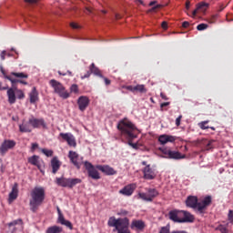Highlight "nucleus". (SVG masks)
Instances as JSON below:
<instances>
[{
	"label": "nucleus",
	"mask_w": 233,
	"mask_h": 233,
	"mask_svg": "<svg viewBox=\"0 0 233 233\" xmlns=\"http://www.w3.org/2000/svg\"><path fill=\"white\" fill-rule=\"evenodd\" d=\"M117 128L120 130L122 136H125L128 140L129 147L137 150V143H132V139L137 137V134L136 133L137 128L136 126L130 120L124 119L118 122Z\"/></svg>",
	"instance_id": "f257e3e1"
},
{
	"label": "nucleus",
	"mask_w": 233,
	"mask_h": 233,
	"mask_svg": "<svg viewBox=\"0 0 233 233\" xmlns=\"http://www.w3.org/2000/svg\"><path fill=\"white\" fill-rule=\"evenodd\" d=\"M45 187H35L31 191V198L29 200V207L32 212H36L37 208L43 205L45 201Z\"/></svg>",
	"instance_id": "f03ea898"
},
{
	"label": "nucleus",
	"mask_w": 233,
	"mask_h": 233,
	"mask_svg": "<svg viewBox=\"0 0 233 233\" xmlns=\"http://www.w3.org/2000/svg\"><path fill=\"white\" fill-rule=\"evenodd\" d=\"M168 218L174 223H194V215L190 212L179 209L169 211Z\"/></svg>",
	"instance_id": "7ed1b4c3"
},
{
	"label": "nucleus",
	"mask_w": 233,
	"mask_h": 233,
	"mask_svg": "<svg viewBox=\"0 0 233 233\" xmlns=\"http://www.w3.org/2000/svg\"><path fill=\"white\" fill-rule=\"evenodd\" d=\"M108 227H114L117 233H130V219L128 218H116V217H110L107 221Z\"/></svg>",
	"instance_id": "20e7f679"
},
{
	"label": "nucleus",
	"mask_w": 233,
	"mask_h": 233,
	"mask_svg": "<svg viewBox=\"0 0 233 233\" xmlns=\"http://www.w3.org/2000/svg\"><path fill=\"white\" fill-rule=\"evenodd\" d=\"M0 90H7V99L9 105H15L17 99H25V92L17 87L3 86L0 83Z\"/></svg>",
	"instance_id": "39448f33"
},
{
	"label": "nucleus",
	"mask_w": 233,
	"mask_h": 233,
	"mask_svg": "<svg viewBox=\"0 0 233 233\" xmlns=\"http://www.w3.org/2000/svg\"><path fill=\"white\" fill-rule=\"evenodd\" d=\"M5 79L10 81L13 86L14 85H15V83H20V85H28V82H26L25 80H23V79H28V74L23 73V72H20V73L12 72L10 73V75L5 76Z\"/></svg>",
	"instance_id": "423d86ee"
},
{
	"label": "nucleus",
	"mask_w": 233,
	"mask_h": 233,
	"mask_svg": "<svg viewBox=\"0 0 233 233\" xmlns=\"http://www.w3.org/2000/svg\"><path fill=\"white\" fill-rule=\"evenodd\" d=\"M49 84L51 85L52 88H54V91L56 94H58L62 99H68L70 97V93L65 89V86L60 82H57V80H50Z\"/></svg>",
	"instance_id": "0eeeda50"
},
{
	"label": "nucleus",
	"mask_w": 233,
	"mask_h": 233,
	"mask_svg": "<svg viewBox=\"0 0 233 233\" xmlns=\"http://www.w3.org/2000/svg\"><path fill=\"white\" fill-rule=\"evenodd\" d=\"M142 165L144 168H142L143 177L147 180L156 179L157 176V171L156 167H152L150 164H147V161H143Z\"/></svg>",
	"instance_id": "6e6552de"
},
{
	"label": "nucleus",
	"mask_w": 233,
	"mask_h": 233,
	"mask_svg": "<svg viewBox=\"0 0 233 233\" xmlns=\"http://www.w3.org/2000/svg\"><path fill=\"white\" fill-rule=\"evenodd\" d=\"M211 204H212V197L210 196L204 197L203 198H200L199 201L198 202L197 210L200 214H203V212L207 210V207H210Z\"/></svg>",
	"instance_id": "1a4fd4ad"
},
{
	"label": "nucleus",
	"mask_w": 233,
	"mask_h": 233,
	"mask_svg": "<svg viewBox=\"0 0 233 233\" xmlns=\"http://www.w3.org/2000/svg\"><path fill=\"white\" fill-rule=\"evenodd\" d=\"M138 196L144 201H154L155 198L159 196V191L156 188H148L147 193H139Z\"/></svg>",
	"instance_id": "9d476101"
},
{
	"label": "nucleus",
	"mask_w": 233,
	"mask_h": 233,
	"mask_svg": "<svg viewBox=\"0 0 233 233\" xmlns=\"http://www.w3.org/2000/svg\"><path fill=\"white\" fill-rule=\"evenodd\" d=\"M86 169L87 170V174L89 177L92 179H101V175L99 174V171H97V167H94L92 163L86 161L84 163Z\"/></svg>",
	"instance_id": "9b49d317"
},
{
	"label": "nucleus",
	"mask_w": 233,
	"mask_h": 233,
	"mask_svg": "<svg viewBox=\"0 0 233 233\" xmlns=\"http://www.w3.org/2000/svg\"><path fill=\"white\" fill-rule=\"evenodd\" d=\"M15 141L11 139H5L0 146V154L1 156H5L8 150H12V148L15 147Z\"/></svg>",
	"instance_id": "f8f14e48"
},
{
	"label": "nucleus",
	"mask_w": 233,
	"mask_h": 233,
	"mask_svg": "<svg viewBox=\"0 0 233 233\" xmlns=\"http://www.w3.org/2000/svg\"><path fill=\"white\" fill-rule=\"evenodd\" d=\"M162 154H165L167 157H169V159H185L186 156L185 154H181L178 151H172L170 149H161Z\"/></svg>",
	"instance_id": "ddd939ff"
},
{
	"label": "nucleus",
	"mask_w": 233,
	"mask_h": 233,
	"mask_svg": "<svg viewBox=\"0 0 233 233\" xmlns=\"http://www.w3.org/2000/svg\"><path fill=\"white\" fill-rule=\"evenodd\" d=\"M59 137L63 139V141H66L69 147H77V143L76 142V137L72 133H60Z\"/></svg>",
	"instance_id": "4468645a"
},
{
	"label": "nucleus",
	"mask_w": 233,
	"mask_h": 233,
	"mask_svg": "<svg viewBox=\"0 0 233 233\" xmlns=\"http://www.w3.org/2000/svg\"><path fill=\"white\" fill-rule=\"evenodd\" d=\"M96 168L103 172V174H106V176H116V174H117V171L108 165H96Z\"/></svg>",
	"instance_id": "2eb2a0df"
},
{
	"label": "nucleus",
	"mask_w": 233,
	"mask_h": 233,
	"mask_svg": "<svg viewBox=\"0 0 233 233\" xmlns=\"http://www.w3.org/2000/svg\"><path fill=\"white\" fill-rule=\"evenodd\" d=\"M78 108L81 112H85L86 108H88V105H90V98L86 96H81L77 99Z\"/></svg>",
	"instance_id": "dca6fc26"
},
{
	"label": "nucleus",
	"mask_w": 233,
	"mask_h": 233,
	"mask_svg": "<svg viewBox=\"0 0 233 233\" xmlns=\"http://www.w3.org/2000/svg\"><path fill=\"white\" fill-rule=\"evenodd\" d=\"M176 139H177V137L175 136L164 134L158 137V143H160V145H167V143H175Z\"/></svg>",
	"instance_id": "f3484780"
},
{
	"label": "nucleus",
	"mask_w": 233,
	"mask_h": 233,
	"mask_svg": "<svg viewBox=\"0 0 233 233\" xmlns=\"http://www.w3.org/2000/svg\"><path fill=\"white\" fill-rule=\"evenodd\" d=\"M137 188V185L136 184H129L124 187L122 189L119 190V194H122V196H127L130 197L132 194H134V190Z\"/></svg>",
	"instance_id": "a211bd4d"
},
{
	"label": "nucleus",
	"mask_w": 233,
	"mask_h": 233,
	"mask_svg": "<svg viewBox=\"0 0 233 233\" xmlns=\"http://www.w3.org/2000/svg\"><path fill=\"white\" fill-rule=\"evenodd\" d=\"M29 125H31L33 128H41V127L42 128H46V124L43 118H31L29 119Z\"/></svg>",
	"instance_id": "6ab92c4d"
},
{
	"label": "nucleus",
	"mask_w": 233,
	"mask_h": 233,
	"mask_svg": "<svg viewBox=\"0 0 233 233\" xmlns=\"http://www.w3.org/2000/svg\"><path fill=\"white\" fill-rule=\"evenodd\" d=\"M131 230H143L145 228V222L140 219H133L130 224Z\"/></svg>",
	"instance_id": "aec40b11"
},
{
	"label": "nucleus",
	"mask_w": 233,
	"mask_h": 233,
	"mask_svg": "<svg viewBox=\"0 0 233 233\" xmlns=\"http://www.w3.org/2000/svg\"><path fill=\"white\" fill-rule=\"evenodd\" d=\"M58 223H60L61 225H65L66 227H67V228H69L70 230H72L74 228V226H72V222H70V220H66L65 219V217L63 216V214H61V210L58 208Z\"/></svg>",
	"instance_id": "412c9836"
},
{
	"label": "nucleus",
	"mask_w": 233,
	"mask_h": 233,
	"mask_svg": "<svg viewBox=\"0 0 233 233\" xmlns=\"http://www.w3.org/2000/svg\"><path fill=\"white\" fill-rule=\"evenodd\" d=\"M208 3L201 2L197 5V9L193 11V15H197L198 12H201L202 14H205L207 10L208 9Z\"/></svg>",
	"instance_id": "4be33fe9"
},
{
	"label": "nucleus",
	"mask_w": 233,
	"mask_h": 233,
	"mask_svg": "<svg viewBox=\"0 0 233 233\" xmlns=\"http://www.w3.org/2000/svg\"><path fill=\"white\" fill-rule=\"evenodd\" d=\"M19 194V188L17 183H15L12 191L9 193V203H12V201H15V199H17V196Z\"/></svg>",
	"instance_id": "5701e85b"
},
{
	"label": "nucleus",
	"mask_w": 233,
	"mask_h": 233,
	"mask_svg": "<svg viewBox=\"0 0 233 233\" xmlns=\"http://www.w3.org/2000/svg\"><path fill=\"white\" fill-rule=\"evenodd\" d=\"M198 197L190 196L186 200V205L189 208H197L198 209Z\"/></svg>",
	"instance_id": "b1692460"
},
{
	"label": "nucleus",
	"mask_w": 233,
	"mask_h": 233,
	"mask_svg": "<svg viewBox=\"0 0 233 233\" xmlns=\"http://www.w3.org/2000/svg\"><path fill=\"white\" fill-rule=\"evenodd\" d=\"M68 157L71 163L79 168V155L76 151H69Z\"/></svg>",
	"instance_id": "393cba45"
},
{
	"label": "nucleus",
	"mask_w": 233,
	"mask_h": 233,
	"mask_svg": "<svg viewBox=\"0 0 233 233\" xmlns=\"http://www.w3.org/2000/svg\"><path fill=\"white\" fill-rule=\"evenodd\" d=\"M29 99L31 104H35L39 101V92H37V88H32V91L29 93Z\"/></svg>",
	"instance_id": "a878e982"
},
{
	"label": "nucleus",
	"mask_w": 233,
	"mask_h": 233,
	"mask_svg": "<svg viewBox=\"0 0 233 233\" xmlns=\"http://www.w3.org/2000/svg\"><path fill=\"white\" fill-rule=\"evenodd\" d=\"M51 167L53 168V174H56L57 170L61 167V161H59V158L57 157H55L51 160Z\"/></svg>",
	"instance_id": "bb28decb"
},
{
	"label": "nucleus",
	"mask_w": 233,
	"mask_h": 233,
	"mask_svg": "<svg viewBox=\"0 0 233 233\" xmlns=\"http://www.w3.org/2000/svg\"><path fill=\"white\" fill-rule=\"evenodd\" d=\"M68 180L69 178H66V177H57L56 180V185H58V187H63L64 188H68Z\"/></svg>",
	"instance_id": "cd10ccee"
},
{
	"label": "nucleus",
	"mask_w": 233,
	"mask_h": 233,
	"mask_svg": "<svg viewBox=\"0 0 233 233\" xmlns=\"http://www.w3.org/2000/svg\"><path fill=\"white\" fill-rule=\"evenodd\" d=\"M32 124L30 122L28 123H23L19 126L20 132H32Z\"/></svg>",
	"instance_id": "c85d7f7f"
},
{
	"label": "nucleus",
	"mask_w": 233,
	"mask_h": 233,
	"mask_svg": "<svg viewBox=\"0 0 233 233\" xmlns=\"http://www.w3.org/2000/svg\"><path fill=\"white\" fill-rule=\"evenodd\" d=\"M28 163L30 165H33L34 167H39V156H32L27 159Z\"/></svg>",
	"instance_id": "c756f323"
},
{
	"label": "nucleus",
	"mask_w": 233,
	"mask_h": 233,
	"mask_svg": "<svg viewBox=\"0 0 233 233\" xmlns=\"http://www.w3.org/2000/svg\"><path fill=\"white\" fill-rule=\"evenodd\" d=\"M80 183H82L80 178H69L67 188H74L76 185H79Z\"/></svg>",
	"instance_id": "7c9ffc66"
},
{
	"label": "nucleus",
	"mask_w": 233,
	"mask_h": 233,
	"mask_svg": "<svg viewBox=\"0 0 233 233\" xmlns=\"http://www.w3.org/2000/svg\"><path fill=\"white\" fill-rule=\"evenodd\" d=\"M46 232V233H63V228L58 226H52V227H49Z\"/></svg>",
	"instance_id": "2f4dec72"
},
{
	"label": "nucleus",
	"mask_w": 233,
	"mask_h": 233,
	"mask_svg": "<svg viewBox=\"0 0 233 233\" xmlns=\"http://www.w3.org/2000/svg\"><path fill=\"white\" fill-rule=\"evenodd\" d=\"M89 70L91 74H95V76H99L100 77H103V75L101 74V71H99V68L96 66V64L92 63Z\"/></svg>",
	"instance_id": "473e14b6"
},
{
	"label": "nucleus",
	"mask_w": 233,
	"mask_h": 233,
	"mask_svg": "<svg viewBox=\"0 0 233 233\" xmlns=\"http://www.w3.org/2000/svg\"><path fill=\"white\" fill-rule=\"evenodd\" d=\"M135 92L145 94V92H147V88H145V85H137L135 86Z\"/></svg>",
	"instance_id": "72a5a7b5"
},
{
	"label": "nucleus",
	"mask_w": 233,
	"mask_h": 233,
	"mask_svg": "<svg viewBox=\"0 0 233 233\" xmlns=\"http://www.w3.org/2000/svg\"><path fill=\"white\" fill-rule=\"evenodd\" d=\"M41 152L46 155V157H52L54 156V151L52 149L43 148L41 149Z\"/></svg>",
	"instance_id": "f704fd0d"
},
{
	"label": "nucleus",
	"mask_w": 233,
	"mask_h": 233,
	"mask_svg": "<svg viewBox=\"0 0 233 233\" xmlns=\"http://www.w3.org/2000/svg\"><path fill=\"white\" fill-rule=\"evenodd\" d=\"M15 225H19L20 228H23V220L22 219H16L13 222H10L8 224V227H15Z\"/></svg>",
	"instance_id": "c9c22d12"
},
{
	"label": "nucleus",
	"mask_w": 233,
	"mask_h": 233,
	"mask_svg": "<svg viewBox=\"0 0 233 233\" xmlns=\"http://www.w3.org/2000/svg\"><path fill=\"white\" fill-rule=\"evenodd\" d=\"M207 125H208V121H203L198 124V127L201 128V130H207L208 129Z\"/></svg>",
	"instance_id": "e433bc0d"
},
{
	"label": "nucleus",
	"mask_w": 233,
	"mask_h": 233,
	"mask_svg": "<svg viewBox=\"0 0 233 233\" xmlns=\"http://www.w3.org/2000/svg\"><path fill=\"white\" fill-rule=\"evenodd\" d=\"M70 92H73L74 94H78L79 93V86H77V85L73 84L70 86Z\"/></svg>",
	"instance_id": "4c0bfd02"
},
{
	"label": "nucleus",
	"mask_w": 233,
	"mask_h": 233,
	"mask_svg": "<svg viewBox=\"0 0 233 233\" xmlns=\"http://www.w3.org/2000/svg\"><path fill=\"white\" fill-rule=\"evenodd\" d=\"M207 28H208V25L207 24H199L197 26V30H198L199 32H202V30H207Z\"/></svg>",
	"instance_id": "58836bf2"
},
{
	"label": "nucleus",
	"mask_w": 233,
	"mask_h": 233,
	"mask_svg": "<svg viewBox=\"0 0 233 233\" xmlns=\"http://www.w3.org/2000/svg\"><path fill=\"white\" fill-rule=\"evenodd\" d=\"M228 221L233 225V210L229 209L228 213Z\"/></svg>",
	"instance_id": "ea45409f"
},
{
	"label": "nucleus",
	"mask_w": 233,
	"mask_h": 233,
	"mask_svg": "<svg viewBox=\"0 0 233 233\" xmlns=\"http://www.w3.org/2000/svg\"><path fill=\"white\" fill-rule=\"evenodd\" d=\"M217 230H219V232L221 233H228V229L227 228V227L220 225L217 228Z\"/></svg>",
	"instance_id": "a19ab883"
},
{
	"label": "nucleus",
	"mask_w": 233,
	"mask_h": 233,
	"mask_svg": "<svg viewBox=\"0 0 233 233\" xmlns=\"http://www.w3.org/2000/svg\"><path fill=\"white\" fill-rule=\"evenodd\" d=\"M158 233H170V227H162Z\"/></svg>",
	"instance_id": "79ce46f5"
},
{
	"label": "nucleus",
	"mask_w": 233,
	"mask_h": 233,
	"mask_svg": "<svg viewBox=\"0 0 233 233\" xmlns=\"http://www.w3.org/2000/svg\"><path fill=\"white\" fill-rule=\"evenodd\" d=\"M70 26L74 30H79V28H81V25H79L77 23H75V22H71Z\"/></svg>",
	"instance_id": "37998d69"
},
{
	"label": "nucleus",
	"mask_w": 233,
	"mask_h": 233,
	"mask_svg": "<svg viewBox=\"0 0 233 233\" xmlns=\"http://www.w3.org/2000/svg\"><path fill=\"white\" fill-rule=\"evenodd\" d=\"M216 19H218V15H211L210 18L208 19V23H209L210 25H212V24L215 23Z\"/></svg>",
	"instance_id": "c03bdc74"
},
{
	"label": "nucleus",
	"mask_w": 233,
	"mask_h": 233,
	"mask_svg": "<svg viewBox=\"0 0 233 233\" xmlns=\"http://www.w3.org/2000/svg\"><path fill=\"white\" fill-rule=\"evenodd\" d=\"M128 215V211L125 210V209H120L117 212V216H127Z\"/></svg>",
	"instance_id": "a18cd8bd"
},
{
	"label": "nucleus",
	"mask_w": 233,
	"mask_h": 233,
	"mask_svg": "<svg viewBox=\"0 0 233 233\" xmlns=\"http://www.w3.org/2000/svg\"><path fill=\"white\" fill-rule=\"evenodd\" d=\"M126 90H129V92H136V86H125Z\"/></svg>",
	"instance_id": "49530a36"
},
{
	"label": "nucleus",
	"mask_w": 233,
	"mask_h": 233,
	"mask_svg": "<svg viewBox=\"0 0 233 233\" xmlns=\"http://www.w3.org/2000/svg\"><path fill=\"white\" fill-rule=\"evenodd\" d=\"M181 119H183V116H179L177 119H176V125L177 127H179V125H181Z\"/></svg>",
	"instance_id": "de8ad7c7"
},
{
	"label": "nucleus",
	"mask_w": 233,
	"mask_h": 233,
	"mask_svg": "<svg viewBox=\"0 0 233 233\" xmlns=\"http://www.w3.org/2000/svg\"><path fill=\"white\" fill-rule=\"evenodd\" d=\"M91 74L92 73L90 71H87V73L86 75L81 76V79H86V78L90 77Z\"/></svg>",
	"instance_id": "09e8293b"
},
{
	"label": "nucleus",
	"mask_w": 233,
	"mask_h": 233,
	"mask_svg": "<svg viewBox=\"0 0 233 233\" xmlns=\"http://www.w3.org/2000/svg\"><path fill=\"white\" fill-rule=\"evenodd\" d=\"M0 57L2 59V61H5V59L6 57V51H2Z\"/></svg>",
	"instance_id": "8fccbe9b"
},
{
	"label": "nucleus",
	"mask_w": 233,
	"mask_h": 233,
	"mask_svg": "<svg viewBox=\"0 0 233 233\" xmlns=\"http://www.w3.org/2000/svg\"><path fill=\"white\" fill-rule=\"evenodd\" d=\"M182 26H183V28H188V26H190V23L185 21V22H183Z\"/></svg>",
	"instance_id": "3c124183"
},
{
	"label": "nucleus",
	"mask_w": 233,
	"mask_h": 233,
	"mask_svg": "<svg viewBox=\"0 0 233 233\" xmlns=\"http://www.w3.org/2000/svg\"><path fill=\"white\" fill-rule=\"evenodd\" d=\"M160 97H162L164 101H168V97L167 96V95H165V93H160Z\"/></svg>",
	"instance_id": "603ef678"
},
{
	"label": "nucleus",
	"mask_w": 233,
	"mask_h": 233,
	"mask_svg": "<svg viewBox=\"0 0 233 233\" xmlns=\"http://www.w3.org/2000/svg\"><path fill=\"white\" fill-rule=\"evenodd\" d=\"M157 8H161V5H157L154 7H152L149 12H154V10H157Z\"/></svg>",
	"instance_id": "864d4df0"
},
{
	"label": "nucleus",
	"mask_w": 233,
	"mask_h": 233,
	"mask_svg": "<svg viewBox=\"0 0 233 233\" xmlns=\"http://www.w3.org/2000/svg\"><path fill=\"white\" fill-rule=\"evenodd\" d=\"M25 3H29V5H35L37 3V0H25Z\"/></svg>",
	"instance_id": "5fc2aeb1"
},
{
	"label": "nucleus",
	"mask_w": 233,
	"mask_h": 233,
	"mask_svg": "<svg viewBox=\"0 0 233 233\" xmlns=\"http://www.w3.org/2000/svg\"><path fill=\"white\" fill-rule=\"evenodd\" d=\"M212 143H214V140H211V141H209V142L208 143V145H207L208 150H209V148H212Z\"/></svg>",
	"instance_id": "6e6d98bb"
},
{
	"label": "nucleus",
	"mask_w": 233,
	"mask_h": 233,
	"mask_svg": "<svg viewBox=\"0 0 233 233\" xmlns=\"http://www.w3.org/2000/svg\"><path fill=\"white\" fill-rule=\"evenodd\" d=\"M38 147H39V145H37V143H33L31 149L34 151V150H35V148H38Z\"/></svg>",
	"instance_id": "4d7b16f0"
},
{
	"label": "nucleus",
	"mask_w": 233,
	"mask_h": 233,
	"mask_svg": "<svg viewBox=\"0 0 233 233\" xmlns=\"http://www.w3.org/2000/svg\"><path fill=\"white\" fill-rule=\"evenodd\" d=\"M170 105V102H164L160 105V108H164V106H168Z\"/></svg>",
	"instance_id": "13d9d810"
},
{
	"label": "nucleus",
	"mask_w": 233,
	"mask_h": 233,
	"mask_svg": "<svg viewBox=\"0 0 233 233\" xmlns=\"http://www.w3.org/2000/svg\"><path fill=\"white\" fill-rule=\"evenodd\" d=\"M85 14H92V8L86 7Z\"/></svg>",
	"instance_id": "bf43d9fd"
},
{
	"label": "nucleus",
	"mask_w": 233,
	"mask_h": 233,
	"mask_svg": "<svg viewBox=\"0 0 233 233\" xmlns=\"http://www.w3.org/2000/svg\"><path fill=\"white\" fill-rule=\"evenodd\" d=\"M161 26H162V28H164V30H167V22H162Z\"/></svg>",
	"instance_id": "052dcab7"
},
{
	"label": "nucleus",
	"mask_w": 233,
	"mask_h": 233,
	"mask_svg": "<svg viewBox=\"0 0 233 233\" xmlns=\"http://www.w3.org/2000/svg\"><path fill=\"white\" fill-rule=\"evenodd\" d=\"M104 81L106 83V86L110 85V79L106 78V77H104Z\"/></svg>",
	"instance_id": "680f3d73"
},
{
	"label": "nucleus",
	"mask_w": 233,
	"mask_h": 233,
	"mask_svg": "<svg viewBox=\"0 0 233 233\" xmlns=\"http://www.w3.org/2000/svg\"><path fill=\"white\" fill-rule=\"evenodd\" d=\"M137 5H142L143 6H145V2H143V0H136Z\"/></svg>",
	"instance_id": "e2e57ef3"
},
{
	"label": "nucleus",
	"mask_w": 233,
	"mask_h": 233,
	"mask_svg": "<svg viewBox=\"0 0 233 233\" xmlns=\"http://www.w3.org/2000/svg\"><path fill=\"white\" fill-rule=\"evenodd\" d=\"M157 1H152L149 3V6H154V5H157Z\"/></svg>",
	"instance_id": "0e129e2a"
},
{
	"label": "nucleus",
	"mask_w": 233,
	"mask_h": 233,
	"mask_svg": "<svg viewBox=\"0 0 233 233\" xmlns=\"http://www.w3.org/2000/svg\"><path fill=\"white\" fill-rule=\"evenodd\" d=\"M186 8L187 10L190 8V3L188 1L186 3Z\"/></svg>",
	"instance_id": "69168bd1"
},
{
	"label": "nucleus",
	"mask_w": 233,
	"mask_h": 233,
	"mask_svg": "<svg viewBox=\"0 0 233 233\" xmlns=\"http://www.w3.org/2000/svg\"><path fill=\"white\" fill-rule=\"evenodd\" d=\"M115 17H116V19H121V15H119V14H116Z\"/></svg>",
	"instance_id": "338daca9"
},
{
	"label": "nucleus",
	"mask_w": 233,
	"mask_h": 233,
	"mask_svg": "<svg viewBox=\"0 0 233 233\" xmlns=\"http://www.w3.org/2000/svg\"><path fill=\"white\" fill-rule=\"evenodd\" d=\"M172 233H187V231H183V230H181V231H173Z\"/></svg>",
	"instance_id": "774afa93"
}]
</instances>
